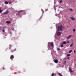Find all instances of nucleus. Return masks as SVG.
<instances>
[{
    "instance_id": "f257e3e1",
    "label": "nucleus",
    "mask_w": 76,
    "mask_h": 76,
    "mask_svg": "<svg viewBox=\"0 0 76 76\" xmlns=\"http://www.w3.org/2000/svg\"><path fill=\"white\" fill-rule=\"evenodd\" d=\"M50 44V46L52 47V48H54V45H53V43L52 42H49L48 44V45H49Z\"/></svg>"
},
{
    "instance_id": "f03ea898",
    "label": "nucleus",
    "mask_w": 76,
    "mask_h": 76,
    "mask_svg": "<svg viewBox=\"0 0 76 76\" xmlns=\"http://www.w3.org/2000/svg\"><path fill=\"white\" fill-rule=\"evenodd\" d=\"M53 61L56 63H58V61L57 59H54L53 60Z\"/></svg>"
},
{
    "instance_id": "7ed1b4c3",
    "label": "nucleus",
    "mask_w": 76,
    "mask_h": 76,
    "mask_svg": "<svg viewBox=\"0 0 76 76\" xmlns=\"http://www.w3.org/2000/svg\"><path fill=\"white\" fill-rule=\"evenodd\" d=\"M10 58L11 60H13V58H14V56L13 55H11L10 57Z\"/></svg>"
},
{
    "instance_id": "20e7f679",
    "label": "nucleus",
    "mask_w": 76,
    "mask_h": 76,
    "mask_svg": "<svg viewBox=\"0 0 76 76\" xmlns=\"http://www.w3.org/2000/svg\"><path fill=\"white\" fill-rule=\"evenodd\" d=\"M57 35H58V36H60V35H61V33L60 32H58L57 34Z\"/></svg>"
},
{
    "instance_id": "39448f33",
    "label": "nucleus",
    "mask_w": 76,
    "mask_h": 76,
    "mask_svg": "<svg viewBox=\"0 0 76 76\" xmlns=\"http://www.w3.org/2000/svg\"><path fill=\"white\" fill-rule=\"evenodd\" d=\"M16 48L13 49L11 51V53H14V51H16Z\"/></svg>"
},
{
    "instance_id": "423d86ee",
    "label": "nucleus",
    "mask_w": 76,
    "mask_h": 76,
    "mask_svg": "<svg viewBox=\"0 0 76 76\" xmlns=\"http://www.w3.org/2000/svg\"><path fill=\"white\" fill-rule=\"evenodd\" d=\"M72 37V35L69 36V37L67 38V39H70V38Z\"/></svg>"
},
{
    "instance_id": "0eeeda50",
    "label": "nucleus",
    "mask_w": 76,
    "mask_h": 76,
    "mask_svg": "<svg viewBox=\"0 0 76 76\" xmlns=\"http://www.w3.org/2000/svg\"><path fill=\"white\" fill-rule=\"evenodd\" d=\"M70 18L72 20H75V18H74L73 17H70Z\"/></svg>"
},
{
    "instance_id": "6e6552de",
    "label": "nucleus",
    "mask_w": 76,
    "mask_h": 76,
    "mask_svg": "<svg viewBox=\"0 0 76 76\" xmlns=\"http://www.w3.org/2000/svg\"><path fill=\"white\" fill-rule=\"evenodd\" d=\"M69 70L70 72H71V73H73V71H72V70H71V69L70 68H69Z\"/></svg>"
},
{
    "instance_id": "1a4fd4ad",
    "label": "nucleus",
    "mask_w": 76,
    "mask_h": 76,
    "mask_svg": "<svg viewBox=\"0 0 76 76\" xmlns=\"http://www.w3.org/2000/svg\"><path fill=\"white\" fill-rule=\"evenodd\" d=\"M6 23L8 24H9L10 23V21H6Z\"/></svg>"
},
{
    "instance_id": "9d476101",
    "label": "nucleus",
    "mask_w": 76,
    "mask_h": 76,
    "mask_svg": "<svg viewBox=\"0 0 76 76\" xmlns=\"http://www.w3.org/2000/svg\"><path fill=\"white\" fill-rule=\"evenodd\" d=\"M8 13H9V11H7L6 12H4V15H6V14H7Z\"/></svg>"
},
{
    "instance_id": "9b49d317",
    "label": "nucleus",
    "mask_w": 76,
    "mask_h": 76,
    "mask_svg": "<svg viewBox=\"0 0 76 76\" xmlns=\"http://www.w3.org/2000/svg\"><path fill=\"white\" fill-rule=\"evenodd\" d=\"M62 44H66V42H64L62 43Z\"/></svg>"
},
{
    "instance_id": "f8f14e48",
    "label": "nucleus",
    "mask_w": 76,
    "mask_h": 76,
    "mask_svg": "<svg viewBox=\"0 0 76 76\" xmlns=\"http://www.w3.org/2000/svg\"><path fill=\"white\" fill-rule=\"evenodd\" d=\"M58 75H59V76H62V75H61V74L59 73H58Z\"/></svg>"
},
{
    "instance_id": "ddd939ff",
    "label": "nucleus",
    "mask_w": 76,
    "mask_h": 76,
    "mask_svg": "<svg viewBox=\"0 0 76 76\" xmlns=\"http://www.w3.org/2000/svg\"><path fill=\"white\" fill-rule=\"evenodd\" d=\"M73 44H71L70 45V47H73Z\"/></svg>"
},
{
    "instance_id": "4468645a",
    "label": "nucleus",
    "mask_w": 76,
    "mask_h": 76,
    "mask_svg": "<svg viewBox=\"0 0 76 76\" xmlns=\"http://www.w3.org/2000/svg\"><path fill=\"white\" fill-rule=\"evenodd\" d=\"M70 56V54H68L66 56L67 57H69Z\"/></svg>"
},
{
    "instance_id": "2eb2a0df",
    "label": "nucleus",
    "mask_w": 76,
    "mask_h": 76,
    "mask_svg": "<svg viewBox=\"0 0 76 76\" xmlns=\"http://www.w3.org/2000/svg\"><path fill=\"white\" fill-rule=\"evenodd\" d=\"M9 46H10L9 49H10V50H11V48H12V46L11 45H10Z\"/></svg>"
},
{
    "instance_id": "dca6fc26",
    "label": "nucleus",
    "mask_w": 76,
    "mask_h": 76,
    "mask_svg": "<svg viewBox=\"0 0 76 76\" xmlns=\"http://www.w3.org/2000/svg\"><path fill=\"white\" fill-rule=\"evenodd\" d=\"M5 4H9V3H8V2L6 1H5Z\"/></svg>"
},
{
    "instance_id": "f3484780",
    "label": "nucleus",
    "mask_w": 76,
    "mask_h": 76,
    "mask_svg": "<svg viewBox=\"0 0 76 76\" xmlns=\"http://www.w3.org/2000/svg\"><path fill=\"white\" fill-rule=\"evenodd\" d=\"M57 51H60V49L59 48H57Z\"/></svg>"
},
{
    "instance_id": "a211bd4d",
    "label": "nucleus",
    "mask_w": 76,
    "mask_h": 76,
    "mask_svg": "<svg viewBox=\"0 0 76 76\" xmlns=\"http://www.w3.org/2000/svg\"><path fill=\"white\" fill-rule=\"evenodd\" d=\"M63 45L61 44V48H63Z\"/></svg>"
},
{
    "instance_id": "6ab92c4d",
    "label": "nucleus",
    "mask_w": 76,
    "mask_h": 76,
    "mask_svg": "<svg viewBox=\"0 0 76 76\" xmlns=\"http://www.w3.org/2000/svg\"><path fill=\"white\" fill-rule=\"evenodd\" d=\"M72 50H70V51H69V53H72Z\"/></svg>"
},
{
    "instance_id": "aec40b11",
    "label": "nucleus",
    "mask_w": 76,
    "mask_h": 76,
    "mask_svg": "<svg viewBox=\"0 0 76 76\" xmlns=\"http://www.w3.org/2000/svg\"><path fill=\"white\" fill-rule=\"evenodd\" d=\"M59 30L60 31H62V28H60Z\"/></svg>"
},
{
    "instance_id": "412c9836",
    "label": "nucleus",
    "mask_w": 76,
    "mask_h": 76,
    "mask_svg": "<svg viewBox=\"0 0 76 76\" xmlns=\"http://www.w3.org/2000/svg\"><path fill=\"white\" fill-rule=\"evenodd\" d=\"M75 29H73V31L74 32H75Z\"/></svg>"
},
{
    "instance_id": "4be33fe9",
    "label": "nucleus",
    "mask_w": 76,
    "mask_h": 76,
    "mask_svg": "<svg viewBox=\"0 0 76 76\" xmlns=\"http://www.w3.org/2000/svg\"><path fill=\"white\" fill-rule=\"evenodd\" d=\"M69 10H70V11H73V9H70Z\"/></svg>"
},
{
    "instance_id": "5701e85b",
    "label": "nucleus",
    "mask_w": 76,
    "mask_h": 76,
    "mask_svg": "<svg viewBox=\"0 0 76 76\" xmlns=\"http://www.w3.org/2000/svg\"><path fill=\"white\" fill-rule=\"evenodd\" d=\"M62 27H63V25H61L60 26V28H62Z\"/></svg>"
},
{
    "instance_id": "b1692460",
    "label": "nucleus",
    "mask_w": 76,
    "mask_h": 76,
    "mask_svg": "<svg viewBox=\"0 0 76 76\" xmlns=\"http://www.w3.org/2000/svg\"><path fill=\"white\" fill-rule=\"evenodd\" d=\"M48 9H45V12H46V11H48Z\"/></svg>"
},
{
    "instance_id": "393cba45",
    "label": "nucleus",
    "mask_w": 76,
    "mask_h": 76,
    "mask_svg": "<svg viewBox=\"0 0 76 76\" xmlns=\"http://www.w3.org/2000/svg\"><path fill=\"white\" fill-rule=\"evenodd\" d=\"M58 29H60V26H58Z\"/></svg>"
},
{
    "instance_id": "a878e982",
    "label": "nucleus",
    "mask_w": 76,
    "mask_h": 76,
    "mask_svg": "<svg viewBox=\"0 0 76 76\" xmlns=\"http://www.w3.org/2000/svg\"><path fill=\"white\" fill-rule=\"evenodd\" d=\"M51 76H54V73H52L51 75Z\"/></svg>"
},
{
    "instance_id": "bb28decb",
    "label": "nucleus",
    "mask_w": 76,
    "mask_h": 76,
    "mask_svg": "<svg viewBox=\"0 0 76 76\" xmlns=\"http://www.w3.org/2000/svg\"><path fill=\"white\" fill-rule=\"evenodd\" d=\"M3 11V10H0V13H1Z\"/></svg>"
},
{
    "instance_id": "cd10ccee",
    "label": "nucleus",
    "mask_w": 76,
    "mask_h": 76,
    "mask_svg": "<svg viewBox=\"0 0 76 76\" xmlns=\"http://www.w3.org/2000/svg\"><path fill=\"white\" fill-rule=\"evenodd\" d=\"M22 10H20V11L19 12H18V13H20V12H22Z\"/></svg>"
},
{
    "instance_id": "c85d7f7f",
    "label": "nucleus",
    "mask_w": 76,
    "mask_h": 76,
    "mask_svg": "<svg viewBox=\"0 0 76 76\" xmlns=\"http://www.w3.org/2000/svg\"><path fill=\"white\" fill-rule=\"evenodd\" d=\"M62 2V0H61L60 1V3H61V2Z\"/></svg>"
},
{
    "instance_id": "c756f323",
    "label": "nucleus",
    "mask_w": 76,
    "mask_h": 76,
    "mask_svg": "<svg viewBox=\"0 0 76 76\" xmlns=\"http://www.w3.org/2000/svg\"><path fill=\"white\" fill-rule=\"evenodd\" d=\"M74 53H76V50H74Z\"/></svg>"
},
{
    "instance_id": "7c9ffc66",
    "label": "nucleus",
    "mask_w": 76,
    "mask_h": 76,
    "mask_svg": "<svg viewBox=\"0 0 76 76\" xmlns=\"http://www.w3.org/2000/svg\"><path fill=\"white\" fill-rule=\"evenodd\" d=\"M42 12L43 13H44V10H42Z\"/></svg>"
},
{
    "instance_id": "2f4dec72",
    "label": "nucleus",
    "mask_w": 76,
    "mask_h": 76,
    "mask_svg": "<svg viewBox=\"0 0 76 76\" xmlns=\"http://www.w3.org/2000/svg\"><path fill=\"white\" fill-rule=\"evenodd\" d=\"M62 28H63V29H64V28H65L64 27H63Z\"/></svg>"
},
{
    "instance_id": "473e14b6",
    "label": "nucleus",
    "mask_w": 76,
    "mask_h": 76,
    "mask_svg": "<svg viewBox=\"0 0 76 76\" xmlns=\"http://www.w3.org/2000/svg\"><path fill=\"white\" fill-rule=\"evenodd\" d=\"M69 58H70V57H68L67 58V59H69Z\"/></svg>"
},
{
    "instance_id": "72a5a7b5",
    "label": "nucleus",
    "mask_w": 76,
    "mask_h": 76,
    "mask_svg": "<svg viewBox=\"0 0 76 76\" xmlns=\"http://www.w3.org/2000/svg\"><path fill=\"white\" fill-rule=\"evenodd\" d=\"M3 31L4 32V30H3Z\"/></svg>"
},
{
    "instance_id": "f704fd0d",
    "label": "nucleus",
    "mask_w": 76,
    "mask_h": 76,
    "mask_svg": "<svg viewBox=\"0 0 76 76\" xmlns=\"http://www.w3.org/2000/svg\"><path fill=\"white\" fill-rule=\"evenodd\" d=\"M65 63H66V61H64Z\"/></svg>"
},
{
    "instance_id": "c9c22d12",
    "label": "nucleus",
    "mask_w": 76,
    "mask_h": 76,
    "mask_svg": "<svg viewBox=\"0 0 76 76\" xmlns=\"http://www.w3.org/2000/svg\"><path fill=\"white\" fill-rule=\"evenodd\" d=\"M67 43H69V41H67Z\"/></svg>"
},
{
    "instance_id": "e433bc0d",
    "label": "nucleus",
    "mask_w": 76,
    "mask_h": 76,
    "mask_svg": "<svg viewBox=\"0 0 76 76\" xmlns=\"http://www.w3.org/2000/svg\"><path fill=\"white\" fill-rule=\"evenodd\" d=\"M60 31V29H58V31Z\"/></svg>"
},
{
    "instance_id": "4c0bfd02",
    "label": "nucleus",
    "mask_w": 76,
    "mask_h": 76,
    "mask_svg": "<svg viewBox=\"0 0 76 76\" xmlns=\"http://www.w3.org/2000/svg\"><path fill=\"white\" fill-rule=\"evenodd\" d=\"M3 70H4V67H3Z\"/></svg>"
},
{
    "instance_id": "58836bf2",
    "label": "nucleus",
    "mask_w": 76,
    "mask_h": 76,
    "mask_svg": "<svg viewBox=\"0 0 76 76\" xmlns=\"http://www.w3.org/2000/svg\"><path fill=\"white\" fill-rule=\"evenodd\" d=\"M9 4H11V2L9 3Z\"/></svg>"
},
{
    "instance_id": "ea45409f",
    "label": "nucleus",
    "mask_w": 76,
    "mask_h": 76,
    "mask_svg": "<svg viewBox=\"0 0 76 76\" xmlns=\"http://www.w3.org/2000/svg\"><path fill=\"white\" fill-rule=\"evenodd\" d=\"M12 30L14 31V29H12Z\"/></svg>"
},
{
    "instance_id": "a19ab883",
    "label": "nucleus",
    "mask_w": 76,
    "mask_h": 76,
    "mask_svg": "<svg viewBox=\"0 0 76 76\" xmlns=\"http://www.w3.org/2000/svg\"><path fill=\"white\" fill-rule=\"evenodd\" d=\"M1 9V8H0V10Z\"/></svg>"
},
{
    "instance_id": "79ce46f5",
    "label": "nucleus",
    "mask_w": 76,
    "mask_h": 76,
    "mask_svg": "<svg viewBox=\"0 0 76 76\" xmlns=\"http://www.w3.org/2000/svg\"><path fill=\"white\" fill-rule=\"evenodd\" d=\"M1 28V27L0 26V28Z\"/></svg>"
},
{
    "instance_id": "37998d69",
    "label": "nucleus",
    "mask_w": 76,
    "mask_h": 76,
    "mask_svg": "<svg viewBox=\"0 0 76 76\" xmlns=\"http://www.w3.org/2000/svg\"><path fill=\"white\" fill-rule=\"evenodd\" d=\"M41 18H42V17H41Z\"/></svg>"
}]
</instances>
